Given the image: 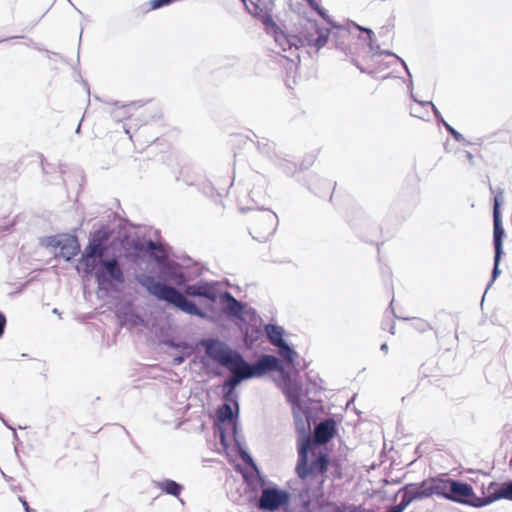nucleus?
<instances>
[{
	"instance_id": "obj_59",
	"label": "nucleus",
	"mask_w": 512,
	"mask_h": 512,
	"mask_svg": "<svg viewBox=\"0 0 512 512\" xmlns=\"http://www.w3.org/2000/svg\"><path fill=\"white\" fill-rule=\"evenodd\" d=\"M12 430H13V439L17 441L18 440V434H17L15 428L12 429Z\"/></svg>"
},
{
	"instance_id": "obj_19",
	"label": "nucleus",
	"mask_w": 512,
	"mask_h": 512,
	"mask_svg": "<svg viewBox=\"0 0 512 512\" xmlns=\"http://www.w3.org/2000/svg\"><path fill=\"white\" fill-rule=\"evenodd\" d=\"M352 21H348L347 25H341L336 22V26H331L334 29L330 35H332L336 48L343 52L346 56L350 53L351 49L347 46L346 41L350 38L352 30H356L353 26Z\"/></svg>"
},
{
	"instance_id": "obj_26",
	"label": "nucleus",
	"mask_w": 512,
	"mask_h": 512,
	"mask_svg": "<svg viewBox=\"0 0 512 512\" xmlns=\"http://www.w3.org/2000/svg\"><path fill=\"white\" fill-rule=\"evenodd\" d=\"M153 485L155 488L160 489L165 494L179 497L184 490V486L172 479L165 478L159 481H153Z\"/></svg>"
},
{
	"instance_id": "obj_33",
	"label": "nucleus",
	"mask_w": 512,
	"mask_h": 512,
	"mask_svg": "<svg viewBox=\"0 0 512 512\" xmlns=\"http://www.w3.org/2000/svg\"><path fill=\"white\" fill-rule=\"evenodd\" d=\"M315 179H311L308 184V189L319 197H324L331 187L330 181L326 179L319 180V187L316 185Z\"/></svg>"
},
{
	"instance_id": "obj_2",
	"label": "nucleus",
	"mask_w": 512,
	"mask_h": 512,
	"mask_svg": "<svg viewBox=\"0 0 512 512\" xmlns=\"http://www.w3.org/2000/svg\"><path fill=\"white\" fill-rule=\"evenodd\" d=\"M299 410L301 408H293V418L295 430L297 432V453L298 459L295 467L297 476L303 480L310 482L316 481L317 486L314 488V494L323 493V485L327 479V471L329 468V457L327 454H319L309 460V448L313 443V436L310 432L311 413L305 411V419L301 416Z\"/></svg>"
},
{
	"instance_id": "obj_53",
	"label": "nucleus",
	"mask_w": 512,
	"mask_h": 512,
	"mask_svg": "<svg viewBox=\"0 0 512 512\" xmlns=\"http://www.w3.org/2000/svg\"><path fill=\"white\" fill-rule=\"evenodd\" d=\"M351 62L360 70L361 73H366V70L359 64V62L356 59L353 58Z\"/></svg>"
},
{
	"instance_id": "obj_25",
	"label": "nucleus",
	"mask_w": 512,
	"mask_h": 512,
	"mask_svg": "<svg viewBox=\"0 0 512 512\" xmlns=\"http://www.w3.org/2000/svg\"><path fill=\"white\" fill-rule=\"evenodd\" d=\"M255 470L256 472L254 474L245 476L247 490L251 495H257L260 490L262 491L263 488L269 485L266 481V477L261 474L259 469L257 468Z\"/></svg>"
},
{
	"instance_id": "obj_64",
	"label": "nucleus",
	"mask_w": 512,
	"mask_h": 512,
	"mask_svg": "<svg viewBox=\"0 0 512 512\" xmlns=\"http://www.w3.org/2000/svg\"><path fill=\"white\" fill-rule=\"evenodd\" d=\"M354 399H355V395H354V396H352V398L348 401L347 405H349V404H350V402H352Z\"/></svg>"
},
{
	"instance_id": "obj_5",
	"label": "nucleus",
	"mask_w": 512,
	"mask_h": 512,
	"mask_svg": "<svg viewBox=\"0 0 512 512\" xmlns=\"http://www.w3.org/2000/svg\"><path fill=\"white\" fill-rule=\"evenodd\" d=\"M437 497L474 508L486 506V495L478 497L471 484L453 479L447 473L437 475Z\"/></svg>"
},
{
	"instance_id": "obj_9",
	"label": "nucleus",
	"mask_w": 512,
	"mask_h": 512,
	"mask_svg": "<svg viewBox=\"0 0 512 512\" xmlns=\"http://www.w3.org/2000/svg\"><path fill=\"white\" fill-rule=\"evenodd\" d=\"M291 500V494L278 485L269 483L262 489L261 496L250 495L249 501L257 509L264 512H276L281 508L288 506Z\"/></svg>"
},
{
	"instance_id": "obj_40",
	"label": "nucleus",
	"mask_w": 512,
	"mask_h": 512,
	"mask_svg": "<svg viewBox=\"0 0 512 512\" xmlns=\"http://www.w3.org/2000/svg\"><path fill=\"white\" fill-rule=\"evenodd\" d=\"M279 166L282 169V171L288 176H293L294 173L296 172V164L288 160H281Z\"/></svg>"
},
{
	"instance_id": "obj_7",
	"label": "nucleus",
	"mask_w": 512,
	"mask_h": 512,
	"mask_svg": "<svg viewBox=\"0 0 512 512\" xmlns=\"http://www.w3.org/2000/svg\"><path fill=\"white\" fill-rule=\"evenodd\" d=\"M198 345L205 348V355L199 360L204 367H207L209 359H212L223 367L232 370L237 353H240L238 350L231 348L226 342L215 337H203L198 340Z\"/></svg>"
},
{
	"instance_id": "obj_13",
	"label": "nucleus",
	"mask_w": 512,
	"mask_h": 512,
	"mask_svg": "<svg viewBox=\"0 0 512 512\" xmlns=\"http://www.w3.org/2000/svg\"><path fill=\"white\" fill-rule=\"evenodd\" d=\"M254 221L253 232L249 233L254 240L260 243L267 242L273 236L279 223L277 214L267 209L257 214Z\"/></svg>"
},
{
	"instance_id": "obj_52",
	"label": "nucleus",
	"mask_w": 512,
	"mask_h": 512,
	"mask_svg": "<svg viewBox=\"0 0 512 512\" xmlns=\"http://www.w3.org/2000/svg\"><path fill=\"white\" fill-rule=\"evenodd\" d=\"M308 4V6L313 10L315 11L317 8H319V4L317 3L316 0H305Z\"/></svg>"
},
{
	"instance_id": "obj_54",
	"label": "nucleus",
	"mask_w": 512,
	"mask_h": 512,
	"mask_svg": "<svg viewBox=\"0 0 512 512\" xmlns=\"http://www.w3.org/2000/svg\"><path fill=\"white\" fill-rule=\"evenodd\" d=\"M19 38H25L24 36H11V37H6V38H2L0 39V43L1 42H5V41H9V40H12V39H19Z\"/></svg>"
},
{
	"instance_id": "obj_18",
	"label": "nucleus",
	"mask_w": 512,
	"mask_h": 512,
	"mask_svg": "<svg viewBox=\"0 0 512 512\" xmlns=\"http://www.w3.org/2000/svg\"><path fill=\"white\" fill-rule=\"evenodd\" d=\"M157 248L152 240L135 241L126 248L127 257L134 263L146 261Z\"/></svg>"
},
{
	"instance_id": "obj_22",
	"label": "nucleus",
	"mask_w": 512,
	"mask_h": 512,
	"mask_svg": "<svg viewBox=\"0 0 512 512\" xmlns=\"http://www.w3.org/2000/svg\"><path fill=\"white\" fill-rule=\"evenodd\" d=\"M284 395L288 403L293 408L304 409L302 397H303V386L299 381H291L289 385L284 389Z\"/></svg>"
},
{
	"instance_id": "obj_36",
	"label": "nucleus",
	"mask_w": 512,
	"mask_h": 512,
	"mask_svg": "<svg viewBox=\"0 0 512 512\" xmlns=\"http://www.w3.org/2000/svg\"><path fill=\"white\" fill-rule=\"evenodd\" d=\"M504 255V253H494V257H493V268H492V272H491V279L490 281L488 282L487 284V287H486V290L489 289L492 284L494 283V281L499 277V275L501 274V270H500V262H501V259H502V256Z\"/></svg>"
},
{
	"instance_id": "obj_31",
	"label": "nucleus",
	"mask_w": 512,
	"mask_h": 512,
	"mask_svg": "<svg viewBox=\"0 0 512 512\" xmlns=\"http://www.w3.org/2000/svg\"><path fill=\"white\" fill-rule=\"evenodd\" d=\"M400 495V502L388 509L386 512H404L407 507L412 503L410 498L407 496L405 492H400V489L394 494L392 500L395 501L396 498ZM368 512H375L372 509H368Z\"/></svg>"
},
{
	"instance_id": "obj_58",
	"label": "nucleus",
	"mask_w": 512,
	"mask_h": 512,
	"mask_svg": "<svg viewBox=\"0 0 512 512\" xmlns=\"http://www.w3.org/2000/svg\"><path fill=\"white\" fill-rule=\"evenodd\" d=\"M440 124H442L446 130L451 126L448 122L445 121V119H443V121H440Z\"/></svg>"
},
{
	"instance_id": "obj_62",
	"label": "nucleus",
	"mask_w": 512,
	"mask_h": 512,
	"mask_svg": "<svg viewBox=\"0 0 512 512\" xmlns=\"http://www.w3.org/2000/svg\"><path fill=\"white\" fill-rule=\"evenodd\" d=\"M52 312H53L54 314H58V315H60V312L58 311V309H57V308H54Z\"/></svg>"
},
{
	"instance_id": "obj_14",
	"label": "nucleus",
	"mask_w": 512,
	"mask_h": 512,
	"mask_svg": "<svg viewBox=\"0 0 512 512\" xmlns=\"http://www.w3.org/2000/svg\"><path fill=\"white\" fill-rule=\"evenodd\" d=\"M330 34L331 30L322 27L317 20H308L299 36L303 39V47L307 45L319 51L328 42Z\"/></svg>"
},
{
	"instance_id": "obj_6",
	"label": "nucleus",
	"mask_w": 512,
	"mask_h": 512,
	"mask_svg": "<svg viewBox=\"0 0 512 512\" xmlns=\"http://www.w3.org/2000/svg\"><path fill=\"white\" fill-rule=\"evenodd\" d=\"M239 414L240 405L239 400L237 404L224 400L223 404L220 405L216 410V421L214 423V433L219 438L220 444L224 449L229 447L227 439V428L230 427V434L234 438L236 444L241 447L238 441V429H239Z\"/></svg>"
},
{
	"instance_id": "obj_11",
	"label": "nucleus",
	"mask_w": 512,
	"mask_h": 512,
	"mask_svg": "<svg viewBox=\"0 0 512 512\" xmlns=\"http://www.w3.org/2000/svg\"><path fill=\"white\" fill-rule=\"evenodd\" d=\"M109 237V230L105 226L92 232L87 245L77 260V264L87 263L88 261L106 256Z\"/></svg>"
},
{
	"instance_id": "obj_48",
	"label": "nucleus",
	"mask_w": 512,
	"mask_h": 512,
	"mask_svg": "<svg viewBox=\"0 0 512 512\" xmlns=\"http://www.w3.org/2000/svg\"><path fill=\"white\" fill-rule=\"evenodd\" d=\"M7 324V318L5 314L0 310V338L3 337Z\"/></svg>"
},
{
	"instance_id": "obj_55",
	"label": "nucleus",
	"mask_w": 512,
	"mask_h": 512,
	"mask_svg": "<svg viewBox=\"0 0 512 512\" xmlns=\"http://www.w3.org/2000/svg\"><path fill=\"white\" fill-rule=\"evenodd\" d=\"M380 350L387 353L388 352V344L387 343H382L381 346H380Z\"/></svg>"
},
{
	"instance_id": "obj_32",
	"label": "nucleus",
	"mask_w": 512,
	"mask_h": 512,
	"mask_svg": "<svg viewBox=\"0 0 512 512\" xmlns=\"http://www.w3.org/2000/svg\"><path fill=\"white\" fill-rule=\"evenodd\" d=\"M240 330L246 339L250 340L252 343L259 340L263 334L262 329L258 324L250 325L246 323L244 326H241Z\"/></svg>"
},
{
	"instance_id": "obj_34",
	"label": "nucleus",
	"mask_w": 512,
	"mask_h": 512,
	"mask_svg": "<svg viewBox=\"0 0 512 512\" xmlns=\"http://www.w3.org/2000/svg\"><path fill=\"white\" fill-rule=\"evenodd\" d=\"M353 26L356 30H359V31L367 34L368 46H369L370 51L373 52V56H379V50H382V49L380 48V46L378 44H375V42H374L375 34H374L373 30L370 28H367V27L360 26L356 23H353Z\"/></svg>"
},
{
	"instance_id": "obj_43",
	"label": "nucleus",
	"mask_w": 512,
	"mask_h": 512,
	"mask_svg": "<svg viewBox=\"0 0 512 512\" xmlns=\"http://www.w3.org/2000/svg\"><path fill=\"white\" fill-rule=\"evenodd\" d=\"M419 104L421 106H427V105H430L431 108H432V111H433V114H434V117L437 121L438 124H440V121H443V116L442 114L440 113V111L438 110V108L434 105V103L432 101H426V102H419Z\"/></svg>"
},
{
	"instance_id": "obj_50",
	"label": "nucleus",
	"mask_w": 512,
	"mask_h": 512,
	"mask_svg": "<svg viewBox=\"0 0 512 512\" xmlns=\"http://www.w3.org/2000/svg\"><path fill=\"white\" fill-rule=\"evenodd\" d=\"M202 191H203V193L206 196H209V197H213L214 196V188H213V186L210 183L209 184H204Z\"/></svg>"
},
{
	"instance_id": "obj_61",
	"label": "nucleus",
	"mask_w": 512,
	"mask_h": 512,
	"mask_svg": "<svg viewBox=\"0 0 512 512\" xmlns=\"http://www.w3.org/2000/svg\"><path fill=\"white\" fill-rule=\"evenodd\" d=\"M240 1L243 3V5H244L245 7H247V5H248V1H249V0H240Z\"/></svg>"
},
{
	"instance_id": "obj_20",
	"label": "nucleus",
	"mask_w": 512,
	"mask_h": 512,
	"mask_svg": "<svg viewBox=\"0 0 512 512\" xmlns=\"http://www.w3.org/2000/svg\"><path fill=\"white\" fill-rule=\"evenodd\" d=\"M500 499L512 501V479L501 484L490 482L488 495H486V506Z\"/></svg>"
},
{
	"instance_id": "obj_37",
	"label": "nucleus",
	"mask_w": 512,
	"mask_h": 512,
	"mask_svg": "<svg viewBox=\"0 0 512 512\" xmlns=\"http://www.w3.org/2000/svg\"><path fill=\"white\" fill-rule=\"evenodd\" d=\"M257 149L260 153L267 156L268 158H272L273 151H274V145L269 142L268 139L262 138L261 140L257 141Z\"/></svg>"
},
{
	"instance_id": "obj_29",
	"label": "nucleus",
	"mask_w": 512,
	"mask_h": 512,
	"mask_svg": "<svg viewBox=\"0 0 512 512\" xmlns=\"http://www.w3.org/2000/svg\"><path fill=\"white\" fill-rule=\"evenodd\" d=\"M250 4L253 6V8H250L249 5H247L245 9L248 11L250 15L258 19L262 23L263 28L265 29L266 18L268 17L270 19H273L271 13L266 8L261 7L259 4L253 1H250Z\"/></svg>"
},
{
	"instance_id": "obj_28",
	"label": "nucleus",
	"mask_w": 512,
	"mask_h": 512,
	"mask_svg": "<svg viewBox=\"0 0 512 512\" xmlns=\"http://www.w3.org/2000/svg\"><path fill=\"white\" fill-rule=\"evenodd\" d=\"M161 343L176 350H185L186 354H193L194 352L193 344L184 340H179L171 335H167L166 337H164L161 340Z\"/></svg>"
},
{
	"instance_id": "obj_23",
	"label": "nucleus",
	"mask_w": 512,
	"mask_h": 512,
	"mask_svg": "<svg viewBox=\"0 0 512 512\" xmlns=\"http://www.w3.org/2000/svg\"><path fill=\"white\" fill-rule=\"evenodd\" d=\"M318 509L322 512H368L361 505L355 504H337L334 501L323 500L318 503Z\"/></svg>"
},
{
	"instance_id": "obj_46",
	"label": "nucleus",
	"mask_w": 512,
	"mask_h": 512,
	"mask_svg": "<svg viewBox=\"0 0 512 512\" xmlns=\"http://www.w3.org/2000/svg\"><path fill=\"white\" fill-rule=\"evenodd\" d=\"M241 458L245 463L252 464L255 469L258 468L253 457L251 456V454L247 450L242 449V448H241Z\"/></svg>"
},
{
	"instance_id": "obj_16",
	"label": "nucleus",
	"mask_w": 512,
	"mask_h": 512,
	"mask_svg": "<svg viewBox=\"0 0 512 512\" xmlns=\"http://www.w3.org/2000/svg\"><path fill=\"white\" fill-rule=\"evenodd\" d=\"M501 193L495 197L493 204V246L494 253H504L503 241L505 238V229L503 226L501 214Z\"/></svg>"
},
{
	"instance_id": "obj_27",
	"label": "nucleus",
	"mask_w": 512,
	"mask_h": 512,
	"mask_svg": "<svg viewBox=\"0 0 512 512\" xmlns=\"http://www.w3.org/2000/svg\"><path fill=\"white\" fill-rule=\"evenodd\" d=\"M265 331L269 341L275 346H280L285 341L286 331L282 326L277 324L268 323L265 325Z\"/></svg>"
},
{
	"instance_id": "obj_45",
	"label": "nucleus",
	"mask_w": 512,
	"mask_h": 512,
	"mask_svg": "<svg viewBox=\"0 0 512 512\" xmlns=\"http://www.w3.org/2000/svg\"><path fill=\"white\" fill-rule=\"evenodd\" d=\"M300 507H301L300 512H314L313 509H311V499L309 496H307V498L302 500ZM285 512H294V511L288 510Z\"/></svg>"
},
{
	"instance_id": "obj_38",
	"label": "nucleus",
	"mask_w": 512,
	"mask_h": 512,
	"mask_svg": "<svg viewBox=\"0 0 512 512\" xmlns=\"http://www.w3.org/2000/svg\"><path fill=\"white\" fill-rule=\"evenodd\" d=\"M106 104H112L114 105L115 107L117 108H121V109H124V113L123 115L126 116L128 114V109L133 107V108H139V107H142L144 105V102L143 101H132L128 104H123L122 102L120 101H114L113 103H110V102H105Z\"/></svg>"
},
{
	"instance_id": "obj_12",
	"label": "nucleus",
	"mask_w": 512,
	"mask_h": 512,
	"mask_svg": "<svg viewBox=\"0 0 512 512\" xmlns=\"http://www.w3.org/2000/svg\"><path fill=\"white\" fill-rule=\"evenodd\" d=\"M265 32L274 38L275 43L282 51H290L291 55L303 47V39L299 35L284 31L274 19L266 18Z\"/></svg>"
},
{
	"instance_id": "obj_57",
	"label": "nucleus",
	"mask_w": 512,
	"mask_h": 512,
	"mask_svg": "<svg viewBox=\"0 0 512 512\" xmlns=\"http://www.w3.org/2000/svg\"><path fill=\"white\" fill-rule=\"evenodd\" d=\"M0 419L2 420L3 424H4L7 428H9V429H11V430H12V429H14L12 426H10V425L8 424V422H7V421H6V420H5L1 415H0Z\"/></svg>"
},
{
	"instance_id": "obj_42",
	"label": "nucleus",
	"mask_w": 512,
	"mask_h": 512,
	"mask_svg": "<svg viewBox=\"0 0 512 512\" xmlns=\"http://www.w3.org/2000/svg\"><path fill=\"white\" fill-rule=\"evenodd\" d=\"M447 132L452 136V138L457 141V142H461L463 143L464 145H468L470 144L468 141H466V139L463 137V135L458 131L456 130L453 126H450L448 129H447Z\"/></svg>"
},
{
	"instance_id": "obj_15",
	"label": "nucleus",
	"mask_w": 512,
	"mask_h": 512,
	"mask_svg": "<svg viewBox=\"0 0 512 512\" xmlns=\"http://www.w3.org/2000/svg\"><path fill=\"white\" fill-rule=\"evenodd\" d=\"M400 492H405L412 502L437 496V475L420 482L407 483L400 488Z\"/></svg>"
},
{
	"instance_id": "obj_24",
	"label": "nucleus",
	"mask_w": 512,
	"mask_h": 512,
	"mask_svg": "<svg viewBox=\"0 0 512 512\" xmlns=\"http://www.w3.org/2000/svg\"><path fill=\"white\" fill-rule=\"evenodd\" d=\"M235 373V376L223 386L224 392V400L233 402V404H237V400H239V395L236 390V387L241 384L242 381H246L247 379L242 378L243 373L241 370H231Z\"/></svg>"
},
{
	"instance_id": "obj_8",
	"label": "nucleus",
	"mask_w": 512,
	"mask_h": 512,
	"mask_svg": "<svg viewBox=\"0 0 512 512\" xmlns=\"http://www.w3.org/2000/svg\"><path fill=\"white\" fill-rule=\"evenodd\" d=\"M284 368L281 360L271 354L263 355L256 363H249L242 353H237L236 362L232 370H241L244 379L250 380L262 378L266 374L279 371Z\"/></svg>"
},
{
	"instance_id": "obj_10",
	"label": "nucleus",
	"mask_w": 512,
	"mask_h": 512,
	"mask_svg": "<svg viewBox=\"0 0 512 512\" xmlns=\"http://www.w3.org/2000/svg\"><path fill=\"white\" fill-rule=\"evenodd\" d=\"M40 244L46 248L59 249V253H55L54 256L66 262H70L81 251L77 237L68 233L43 237L40 239Z\"/></svg>"
},
{
	"instance_id": "obj_60",
	"label": "nucleus",
	"mask_w": 512,
	"mask_h": 512,
	"mask_svg": "<svg viewBox=\"0 0 512 512\" xmlns=\"http://www.w3.org/2000/svg\"><path fill=\"white\" fill-rule=\"evenodd\" d=\"M80 131H81V121L79 122V124H78V126H77V128L75 130V133L79 134Z\"/></svg>"
},
{
	"instance_id": "obj_63",
	"label": "nucleus",
	"mask_w": 512,
	"mask_h": 512,
	"mask_svg": "<svg viewBox=\"0 0 512 512\" xmlns=\"http://www.w3.org/2000/svg\"><path fill=\"white\" fill-rule=\"evenodd\" d=\"M467 157H468L469 159H472V157H473V156H472V154H471L470 152H467Z\"/></svg>"
},
{
	"instance_id": "obj_39",
	"label": "nucleus",
	"mask_w": 512,
	"mask_h": 512,
	"mask_svg": "<svg viewBox=\"0 0 512 512\" xmlns=\"http://www.w3.org/2000/svg\"><path fill=\"white\" fill-rule=\"evenodd\" d=\"M382 55L395 57L401 63V65L403 66V68H404L406 74L408 75V77L411 78V72H410V70L408 68L407 63L405 62V60L403 58H401L400 56H398L397 54H395L391 50H379V56H382Z\"/></svg>"
},
{
	"instance_id": "obj_1",
	"label": "nucleus",
	"mask_w": 512,
	"mask_h": 512,
	"mask_svg": "<svg viewBox=\"0 0 512 512\" xmlns=\"http://www.w3.org/2000/svg\"><path fill=\"white\" fill-rule=\"evenodd\" d=\"M135 278L157 300L164 301L167 305L173 306L188 315L216 321L219 315L215 309V304L218 303L227 319L236 323L242 319L245 303L237 300L229 291L220 290L217 282H215V298L206 299L208 301L206 309H201L193 300L185 298L164 281L158 280L150 274L140 273Z\"/></svg>"
},
{
	"instance_id": "obj_51",
	"label": "nucleus",
	"mask_w": 512,
	"mask_h": 512,
	"mask_svg": "<svg viewBox=\"0 0 512 512\" xmlns=\"http://www.w3.org/2000/svg\"><path fill=\"white\" fill-rule=\"evenodd\" d=\"M408 88L410 89V93H411V98L413 99L414 102L418 103L419 102H422L421 100H418L416 98V96H414V94L412 93V89H413V81H412V77L410 78L409 77V85H408Z\"/></svg>"
},
{
	"instance_id": "obj_3",
	"label": "nucleus",
	"mask_w": 512,
	"mask_h": 512,
	"mask_svg": "<svg viewBox=\"0 0 512 512\" xmlns=\"http://www.w3.org/2000/svg\"><path fill=\"white\" fill-rule=\"evenodd\" d=\"M203 272L198 263L182 265L178 262H167L160 268V274L165 281L172 283L178 293L185 298L197 297L200 299L215 298V282L203 279L195 281Z\"/></svg>"
},
{
	"instance_id": "obj_41",
	"label": "nucleus",
	"mask_w": 512,
	"mask_h": 512,
	"mask_svg": "<svg viewBox=\"0 0 512 512\" xmlns=\"http://www.w3.org/2000/svg\"><path fill=\"white\" fill-rule=\"evenodd\" d=\"M315 12L331 27V26H336V21H334L331 16L328 14V12L322 7V6H319V8H317L315 10Z\"/></svg>"
},
{
	"instance_id": "obj_4",
	"label": "nucleus",
	"mask_w": 512,
	"mask_h": 512,
	"mask_svg": "<svg viewBox=\"0 0 512 512\" xmlns=\"http://www.w3.org/2000/svg\"><path fill=\"white\" fill-rule=\"evenodd\" d=\"M75 269L94 277L98 291L105 295L123 291L126 276L122 263L115 255H106L87 263L76 264Z\"/></svg>"
},
{
	"instance_id": "obj_44",
	"label": "nucleus",
	"mask_w": 512,
	"mask_h": 512,
	"mask_svg": "<svg viewBox=\"0 0 512 512\" xmlns=\"http://www.w3.org/2000/svg\"><path fill=\"white\" fill-rule=\"evenodd\" d=\"M414 320H415L414 327L418 331L425 332V331H427L429 329H432L428 322H426V321H424L422 319H414Z\"/></svg>"
},
{
	"instance_id": "obj_21",
	"label": "nucleus",
	"mask_w": 512,
	"mask_h": 512,
	"mask_svg": "<svg viewBox=\"0 0 512 512\" xmlns=\"http://www.w3.org/2000/svg\"><path fill=\"white\" fill-rule=\"evenodd\" d=\"M338 433L337 423L334 419L321 421L315 428V440L318 444H327Z\"/></svg>"
},
{
	"instance_id": "obj_17",
	"label": "nucleus",
	"mask_w": 512,
	"mask_h": 512,
	"mask_svg": "<svg viewBox=\"0 0 512 512\" xmlns=\"http://www.w3.org/2000/svg\"><path fill=\"white\" fill-rule=\"evenodd\" d=\"M115 315L121 326L138 327L145 325V320L136 312L132 301H126L121 304L117 308Z\"/></svg>"
},
{
	"instance_id": "obj_49",
	"label": "nucleus",
	"mask_w": 512,
	"mask_h": 512,
	"mask_svg": "<svg viewBox=\"0 0 512 512\" xmlns=\"http://www.w3.org/2000/svg\"><path fill=\"white\" fill-rule=\"evenodd\" d=\"M18 500L21 502L25 512H35V510L29 506V503L27 502L25 497L19 496Z\"/></svg>"
},
{
	"instance_id": "obj_30",
	"label": "nucleus",
	"mask_w": 512,
	"mask_h": 512,
	"mask_svg": "<svg viewBox=\"0 0 512 512\" xmlns=\"http://www.w3.org/2000/svg\"><path fill=\"white\" fill-rule=\"evenodd\" d=\"M261 321L262 319L256 309L245 303L242 319L238 322L239 327L241 328V326H244L246 323L250 325L258 324Z\"/></svg>"
},
{
	"instance_id": "obj_56",
	"label": "nucleus",
	"mask_w": 512,
	"mask_h": 512,
	"mask_svg": "<svg viewBox=\"0 0 512 512\" xmlns=\"http://www.w3.org/2000/svg\"><path fill=\"white\" fill-rule=\"evenodd\" d=\"M400 482H401V480L399 478H397V479H393L391 481V484H399ZM385 484H390V481L385 480Z\"/></svg>"
},
{
	"instance_id": "obj_35",
	"label": "nucleus",
	"mask_w": 512,
	"mask_h": 512,
	"mask_svg": "<svg viewBox=\"0 0 512 512\" xmlns=\"http://www.w3.org/2000/svg\"><path fill=\"white\" fill-rule=\"evenodd\" d=\"M277 348L279 349L281 356L286 358L290 364H292V365L295 364L298 353L296 352V350L294 349V347L292 345H290L285 340L283 343L280 344V346H277Z\"/></svg>"
},
{
	"instance_id": "obj_47",
	"label": "nucleus",
	"mask_w": 512,
	"mask_h": 512,
	"mask_svg": "<svg viewBox=\"0 0 512 512\" xmlns=\"http://www.w3.org/2000/svg\"><path fill=\"white\" fill-rule=\"evenodd\" d=\"M180 355H177L173 358V364L174 365H180L182 364L187 357H189L191 354H186L185 350H179Z\"/></svg>"
}]
</instances>
